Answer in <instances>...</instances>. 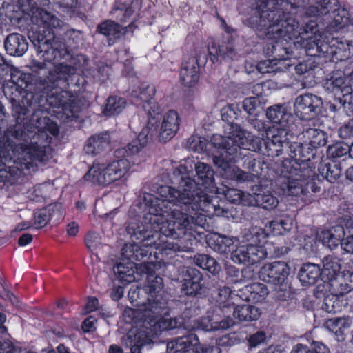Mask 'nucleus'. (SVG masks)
I'll return each instance as SVG.
<instances>
[{"label":"nucleus","mask_w":353,"mask_h":353,"mask_svg":"<svg viewBox=\"0 0 353 353\" xmlns=\"http://www.w3.org/2000/svg\"><path fill=\"white\" fill-rule=\"evenodd\" d=\"M254 199L258 206L263 209L271 210L274 209L279 203L278 199L271 192L259 190L254 193Z\"/></svg>","instance_id":"obj_49"},{"label":"nucleus","mask_w":353,"mask_h":353,"mask_svg":"<svg viewBox=\"0 0 353 353\" xmlns=\"http://www.w3.org/2000/svg\"><path fill=\"white\" fill-rule=\"evenodd\" d=\"M187 181L189 183L191 190H194V192L198 190V198L200 199L199 200H201V203H204V205L205 206V209L199 208L198 211L201 210L209 213H214L218 216L223 214V209L221 208L219 205H216L212 203V200L210 199V196H208L205 192H203L200 188L198 187V184L195 182L194 179L190 178L188 175Z\"/></svg>","instance_id":"obj_32"},{"label":"nucleus","mask_w":353,"mask_h":353,"mask_svg":"<svg viewBox=\"0 0 353 353\" xmlns=\"http://www.w3.org/2000/svg\"><path fill=\"white\" fill-rule=\"evenodd\" d=\"M299 141L307 143L310 148L316 149L325 146L328 140L327 132L317 128L316 123L312 121L303 125V130L297 136Z\"/></svg>","instance_id":"obj_21"},{"label":"nucleus","mask_w":353,"mask_h":353,"mask_svg":"<svg viewBox=\"0 0 353 353\" xmlns=\"http://www.w3.org/2000/svg\"><path fill=\"white\" fill-rule=\"evenodd\" d=\"M110 141V136L106 132L93 135L88 140L84 150L88 154H98L108 148Z\"/></svg>","instance_id":"obj_35"},{"label":"nucleus","mask_w":353,"mask_h":353,"mask_svg":"<svg viewBox=\"0 0 353 353\" xmlns=\"http://www.w3.org/2000/svg\"><path fill=\"white\" fill-rule=\"evenodd\" d=\"M322 99L314 94L298 96L294 102V112L302 120H310L321 112Z\"/></svg>","instance_id":"obj_16"},{"label":"nucleus","mask_w":353,"mask_h":353,"mask_svg":"<svg viewBox=\"0 0 353 353\" xmlns=\"http://www.w3.org/2000/svg\"><path fill=\"white\" fill-rule=\"evenodd\" d=\"M321 176L330 183H334L341 176V167L335 162L325 163L319 168Z\"/></svg>","instance_id":"obj_53"},{"label":"nucleus","mask_w":353,"mask_h":353,"mask_svg":"<svg viewBox=\"0 0 353 353\" xmlns=\"http://www.w3.org/2000/svg\"><path fill=\"white\" fill-rule=\"evenodd\" d=\"M170 236H167L160 231V229H157L154 231V236L152 240L148 243L151 248H154L156 250H159L161 254L169 255L172 253L178 252H190L192 250V244L191 242L189 244L184 245L182 240L177 242L170 241L168 239Z\"/></svg>","instance_id":"obj_19"},{"label":"nucleus","mask_w":353,"mask_h":353,"mask_svg":"<svg viewBox=\"0 0 353 353\" xmlns=\"http://www.w3.org/2000/svg\"><path fill=\"white\" fill-rule=\"evenodd\" d=\"M285 8L284 5L268 6L266 0L256 3V9L250 18L253 28L259 31L261 36L270 39L288 41L297 37L299 22L293 17V10L297 6Z\"/></svg>","instance_id":"obj_5"},{"label":"nucleus","mask_w":353,"mask_h":353,"mask_svg":"<svg viewBox=\"0 0 353 353\" xmlns=\"http://www.w3.org/2000/svg\"><path fill=\"white\" fill-rule=\"evenodd\" d=\"M242 160V167L251 172L253 176L260 178L263 174V162L257 161L254 155L249 152L242 153V155L235 161Z\"/></svg>","instance_id":"obj_41"},{"label":"nucleus","mask_w":353,"mask_h":353,"mask_svg":"<svg viewBox=\"0 0 353 353\" xmlns=\"http://www.w3.org/2000/svg\"><path fill=\"white\" fill-rule=\"evenodd\" d=\"M336 0H321L316 3V5L310 6L305 9V14L307 17H313L319 15H324L334 13L336 8L333 6H337Z\"/></svg>","instance_id":"obj_43"},{"label":"nucleus","mask_w":353,"mask_h":353,"mask_svg":"<svg viewBox=\"0 0 353 353\" xmlns=\"http://www.w3.org/2000/svg\"><path fill=\"white\" fill-rule=\"evenodd\" d=\"M289 272L290 268L286 263L274 261L265 264L259 272V276L265 282L282 285L288 278Z\"/></svg>","instance_id":"obj_20"},{"label":"nucleus","mask_w":353,"mask_h":353,"mask_svg":"<svg viewBox=\"0 0 353 353\" xmlns=\"http://www.w3.org/2000/svg\"><path fill=\"white\" fill-rule=\"evenodd\" d=\"M330 292L345 298V296L353 290V272L342 273L328 282Z\"/></svg>","instance_id":"obj_30"},{"label":"nucleus","mask_w":353,"mask_h":353,"mask_svg":"<svg viewBox=\"0 0 353 353\" xmlns=\"http://www.w3.org/2000/svg\"><path fill=\"white\" fill-rule=\"evenodd\" d=\"M287 135L286 129H280L270 139H263L259 152L271 157L281 155L283 148L288 145Z\"/></svg>","instance_id":"obj_24"},{"label":"nucleus","mask_w":353,"mask_h":353,"mask_svg":"<svg viewBox=\"0 0 353 353\" xmlns=\"http://www.w3.org/2000/svg\"><path fill=\"white\" fill-rule=\"evenodd\" d=\"M123 28L118 23L111 20H106L99 24L97 30L99 33L107 37L112 36L114 38H119L122 34Z\"/></svg>","instance_id":"obj_52"},{"label":"nucleus","mask_w":353,"mask_h":353,"mask_svg":"<svg viewBox=\"0 0 353 353\" xmlns=\"http://www.w3.org/2000/svg\"><path fill=\"white\" fill-rule=\"evenodd\" d=\"M134 12L132 6H127L124 3L117 2L113 8L112 12L116 15L117 19L121 22H124L131 17Z\"/></svg>","instance_id":"obj_56"},{"label":"nucleus","mask_w":353,"mask_h":353,"mask_svg":"<svg viewBox=\"0 0 353 353\" xmlns=\"http://www.w3.org/2000/svg\"><path fill=\"white\" fill-rule=\"evenodd\" d=\"M154 265L153 263L145 265L142 272L147 274L149 293H160V290L163 288V279L161 277L154 274Z\"/></svg>","instance_id":"obj_50"},{"label":"nucleus","mask_w":353,"mask_h":353,"mask_svg":"<svg viewBox=\"0 0 353 353\" xmlns=\"http://www.w3.org/2000/svg\"><path fill=\"white\" fill-rule=\"evenodd\" d=\"M232 311V303L217 305L212 310L208 311L205 316L196 320V328L205 332L228 330L236 323L230 316Z\"/></svg>","instance_id":"obj_11"},{"label":"nucleus","mask_w":353,"mask_h":353,"mask_svg":"<svg viewBox=\"0 0 353 353\" xmlns=\"http://www.w3.org/2000/svg\"><path fill=\"white\" fill-rule=\"evenodd\" d=\"M320 276V265L312 263L303 264L298 273V278L303 285L314 284Z\"/></svg>","instance_id":"obj_34"},{"label":"nucleus","mask_w":353,"mask_h":353,"mask_svg":"<svg viewBox=\"0 0 353 353\" xmlns=\"http://www.w3.org/2000/svg\"><path fill=\"white\" fill-rule=\"evenodd\" d=\"M267 54L274 57L273 60H282L286 63L288 59L289 52L286 47H285L281 42L276 41L268 44L266 49Z\"/></svg>","instance_id":"obj_54"},{"label":"nucleus","mask_w":353,"mask_h":353,"mask_svg":"<svg viewBox=\"0 0 353 353\" xmlns=\"http://www.w3.org/2000/svg\"><path fill=\"white\" fill-rule=\"evenodd\" d=\"M244 290L248 292L249 294H246L245 292L240 290L239 293H241V295H239V297L242 300L247 301H259L260 299L268 294V290L266 285L260 283H254L245 286Z\"/></svg>","instance_id":"obj_40"},{"label":"nucleus","mask_w":353,"mask_h":353,"mask_svg":"<svg viewBox=\"0 0 353 353\" xmlns=\"http://www.w3.org/2000/svg\"><path fill=\"white\" fill-rule=\"evenodd\" d=\"M31 20L43 28V30L28 33L30 40L41 57L46 61L54 63L68 60L71 57L70 50L57 32L62 21L54 14L40 8L33 11Z\"/></svg>","instance_id":"obj_4"},{"label":"nucleus","mask_w":353,"mask_h":353,"mask_svg":"<svg viewBox=\"0 0 353 353\" xmlns=\"http://www.w3.org/2000/svg\"><path fill=\"white\" fill-rule=\"evenodd\" d=\"M168 313V305L166 298L161 293H149L146 303L143 305L142 308L139 309L137 316L139 318V322L143 323V326L149 329V326L155 324L162 316Z\"/></svg>","instance_id":"obj_13"},{"label":"nucleus","mask_w":353,"mask_h":353,"mask_svg":"<svg viewBox=\"0 0 353 353\" xmlns=\"http://www.w3.org/2000/svg\"><path fill=\"white\" fill-rule=\"evenodd\" d=\"M74 73V68L70 65L61 63L55 67L54 70L50 72L47 79H41V85L46 90L48 95L42 99L41 103L46 110L44 114L47 118L48 111L44 107L45 103L53 108H62L57 117L63 123H68L81 117L83 110L87 107L86 101L82 97H74L64 90L68 88V77Z\"/></svg>","instance_id":"obj_3"},{"label":"nucleus","mask_w":353,"mask_h":353,"mask_svg":"<svg viewBox=\"0 0 353 353\" xmlns=\"http://www.w3.org/2000/svg\"><path fill=\"white\" fill-rule=\"evenodd\" d=\"M292 219L290 216H285L279 220H274L268 222V227L270 230L290 231L292 228Z\"/></svg>","instance_id":"obj_63"},{"label":"nucleus","mask_w":353,"mask_h":353,"mask_svg":"<svg viewBox=\"0 0 353 353\" xmlns=\"http://www.w3.org/2000/svg\"><path fill=\"white\" fill-rule=\"evenodd\" d=\"M326 86L330 92L336 94L339 92L342 95L329 101V110L339 117L351 116L353 113V103L351 100L352 89L349 80L343 76L332 77L326 83Z\"/></svg>","instance_id":"obj_9"},{"label":"nucleus","mask_w":353,"mask_h":353,"mask_svg":"<svg viewBox=\"0 0 353 353\" xmlns=\"http://www.w3.org/2000/svg\"><path fill=\"white\" fill-rule=\"evenodd\" d=\"M150 245H144L143 242L140 241L139 243H128L125 244L121 250V254L123 258L134 263L135 261H143L141 265V270L143 266L150 263L148 262L151 252L146 248Z\"/></svg>","instance_id":"obj_25"},{"label":"nucleus","mask_w":353,"mask_h":353,"mask_svg":"<svg viewBox=\"0 0 353 353\" xmlns=\"http://www.w3.org/2000/svg\"><path fill=\"white\" fill-rule=\"evenodd\" d=\"M267 118L272 123L279 124L281 129L293 122V115L285 103L272 105L267 108Z\"/></svg>","instance_id":"obj_26"},{"label":"nucleus","mask_w":353,"mask_h":353,"mask_svg":"<svg viewBox=\"0 0 353 353\" xmlns=\"http://www.w3.org/2000/svg\"><path fill=\"white\" fill-rule=\"evenodd\" d=\"M199 70L196 66V60L190 57L181 64L180 80L186 87H193L199 79Z\"/></svg>","instance_id":"obj_29"},{"label":"nucleus","mask_w":353,"mask_h":353,"mask_svg":"<svg viewBox=\"0 0 353 353\" xmlns=\"http://www.w3.org/2000/svg\"><path fill=\"white\" fill-rule=\"evenodd\" d=\"M323 267L321 268V274L322 280H327L330 282L332 279H335L341 274V264L338 258L333 256H327L322 260Z\"/></svg>","instance_id":"obj_36"},{"label":"nucleus","mask_w":353,"mask_h":353,"mask_svg":"<svg viewBox=\"0 0 353 353\" xmlns=\"http://www.w3.org/2000/svg\"><path fill=\"white\" fill-rule=\"evenodd\" d=\"M194 170L198 184L206 188L214 185V171L210 165L203 162H197L194 165Z\"/></svg>","instance_id":"obj_37"},{"label":"nucleus","mask_w":353,"mask_h":353,"mask_svg":"<svg viewBox=\"0 0 353 353\" xmlns=\"http://www.w3.org/2000/svg\"><path fill=\"white\" fill-rule=\"evenodd\" d=\"M347 304V298L330 292L323 299L322 309L327 313L334 314L341 312Z\"/></svg>","instance_id":"obj_38"},{"label":"nucleus","mask_w":353,"mask_h":353,"mask_svg":"<svg viewBox=\"0 0 353 353\" xmlns=\"http://www.w3.org/2000/svg\"><path fill=\"white\" fill-rule=\"evenodd\" d=\"M208 144V140L204 137L194 135L188 139L187 147L190 150L201 153L207 150Z\"/></svg>","instance_id":"obj_58"},{"label":"nucleus","mask_w":353,"mask_h":353,"mask_svg":"<svg viewBox=\"0 0 353 353\" xmlns=\"http://www.w3.org/2000/svg\"><path fill=\"white\" fill-rule=\"evenodd\" d=\"M219 287L217 286L215 288H218V298L216 299V302L218 305H221L222 303H232V306L235 305L234 301L236 296H239L241 295L240 294L232 293L230 288L226 286Z\"/></svg>","instance_id":"obj_59"},{"label":"nucleus","mask_w":353,"mask_h":353,"mask_svg":"<svg viewBox=\"0 0 353 353\" xmlns=\"http://www.w3.org/2000/svg\"><path fill=\"white\" fill-rule=\"evenodd\" d=\"M141 108L147 112L148 121L147 126L139 134L137 139L129 143L126 147L125 152L127 154H136L148 143L149 139L156 135L158 132L159 125L157 124L161 119L160 116L161 108L153 100L143 103Z\"/></svg>","instance_id":"obj_10"},{"label":"nucleus","mask_w":353,"mask_h":353,"mask_svg":"<svg viewBox=\"0 0 353 353\" xmlns=\"http://www.w3.org/2000/svg\"><path fill=\"white\" fill-rule=\"evenodd\" d=\"M327 154L332 158H340L347 154H350V145L345 143H336L329 145L327 148Z\"/></svg>","instance_id":"obj_62"},{"label":"nucleus","mask_w":353,"mask_h":353,"mask_svg":"<svg viewBox=\"0 0 353 353\" xmlns=\"http://www.w3.org/2000/svg\"><path fill=\"white\" fill-rule=\"evenodd\" d=\"M178 188L161 185L157 189V196L144 193L143 201L152 205L155 212L163 219L159 229L173 239H181L188 230L202 226L205 216L198 212V208H204V203L198 198L197 191L191 190L188 183V174L179 170L174 172Z\"/></svg>","instance_id":"obj_2"},{"label":"nucleus","mask_w":353,"mask_h":353,"mask_svg":"<svg viewBox=\"0 0 353 353\" xmlns=\"http://www.w3.org/2000/svg\"><path fill=\"white\" fill-rule=\"evenodd\" d=\"M208 245L214 252L220 254L232 252L233 239L225 236L214 234L207 239Z\"/></svg>","instance_id":"obj_39"},{"label":"nucleus","mask_w":353,"mask_h":353,"mask_svg":"<svg viewBox=\"0 0 353 353\" xmlns=\"http://www.w3.org/2000/svg\"><path fill=\"white\" fill-rule=\"evenodd\" d=\"M200 343L195 334L178 337L167 344L168 353H200Z\"/></svg>","instance_id":"obj_23"},{"label":"nucleus","mask_w":353,"mask_h":353,"mask_svg":"<svg viewBox=\"0 0 353 353\" xmlns=\"http://www.w3.org/2000/svg\"><path fill=\"white\" fill-rule=\"evenodd\" d=\"M125 99L116 96L110 97L103 110L105 116H113L119 114L125 107Z\"/></svg>","instance_id":"obj_51"},{"label":"nucleus","mask_w":353,"mask_h":353,"mask_svg":"<svg viewBox=\"0 0 353 353\" xmlns=\"http://www.w3.org/2000/svg\"><path fill=\"white\" fill-rule=\"evenodd\" d=\"M29 68L32 72L38 77L40 85L41 79H47L49 72H52V70H48L46 63L44 61H39L36 59H32L30 62Z\"/></svg>","instance_id":"obj_57"},{"label":"nucleus","mask_w":353,"mask_h":353,"mask_svg":"<svg viewBox=\"0 0 353 353\" xmlns=\"http://www.w3.org/2000/svg\"><path fill=\"white\" fill-rule=\"evenodd\" d=\"M25 74L12 75L3 83L4 94L12 103L13 117L17 124L8 128L6 143L12 151L18 169L35 172L37 162H45L52 157L49 147L51 137L59 132L56 124L44 114L46 110L41 103V96L24 90Z\"/></svg>","instance_id":"obj_1"},{"label":"nucleus","mask_w":353,"mask_h":353,"mask_svg":"<svg viewBox=\"0 0 353 353\" xmlns=\"http://www.w3.org/2000/svg\"><path fill=\"white\" fill-rule=\"evenodd\" d=\"M261 102L259 97H247L241 103L242 109L250 116H257V110Z\"/></svg>","instance_id":"obj_60"},{"label":"nucleus","mask_w":353,"mask_h":353,"mask_svg":"<svg viewBox=\"0 0 353 353\" xmlns=\"http://www.w3.org/2000/svg\"><path fill=\"white\" fill-rule=\"evenodd\" d=\"M148 212L143 216L142 221L138 222L132 220L127 224L125 231L127 234L132 239L139 240L143 242L144 245H149L148 243L152 240L154 231L159 229V224L163 219L155 212H152V205L146 203Z\"/></svg>","instance_id":"obj_12"},{"label":"nucleus","mask_w":353,"mask_h":353,"mask_svg":"<svg viewBox=\"0 0 353 353\" xmlns=\"http://www.w3.org/2000/svg\"><path fill=\"white\" fill-rule=\"evenodd\" d=\"M156 90L153 85L143 83L138 90L132 92V97L134 98V102L138 106H142L152 100Z\"/></svg>","instance_id":"obj_47"},{"label":"nucleus","mask_w":353,"mask_h":353,"mask_svg":"<svg viewBox=\"0 0 353 353\" xmlns=\"http://www.w3.org/2000/svg\"><path fill=\"white\" fill-rule=\"evenodd\" d=\"M290 65L285 63L282 60L267 59L260 61L256 66L258 71L261 74L277 73L285 71Z\"/></svg>","instance_id":"obj_44"},{"label":"nucleus","mask_w":353,"mask_h":353,"mask_svg":"<svg viewBox=\"0 0 353 353\" xmlns=\"http://www.w3.org/2000/svg\"><path fill=\"white\" fill-rule=\"evenodd\" d=\"M154 336L150 333V329L143 326L139 321V325L122 336L121 343L123 346L130 348L132 353H141V349L152 341Z\"/></svg>","instance_id":"obj_17"},{"label":"nucleus","mask_w":353,"mask_h":353,"mask_svg":"<svg viewBox=\"0 0 353 353\" xmlns=\"http://www.w3.org/2000/svg\"><path fill=\"white\" fill-rule=\"evenodd\" d=\"M181 290L185 294L196 296L205 295L212 288H216L219 281L215 279L207 282L201 272L194 268L187 267L182 272Z\"/></svg>","instance_id":"obj_14"},{"label":"nucleus","mask_w":353,"mask_h":353,"mask_svg":"<svg viewBox=\"0 0 353 353\" xmlns=\"http://www.w3.org/2000/svg\"><path fill=\"white\" fill-rule=\"evenodd\" d=\"M238 323L256 321L261 316L260 310L251 305H233L232 313Z\"/></svg>","instance_id":"obj_33"},{"label":"nucleus","mask_w":353,"mask_h":353,"mask_svg":"<svg viewBox=\"0 0 353 353\" xmlns=\"http://www.w3.org/2000/svg\"><path fill=\"white\" fill-rule=\"evenodd\" d=\"M208 53L212 64L218 61L219 57L228 61L237 60L239 57L235 50L234 39L232 37H228L221 44L212 41L208 45Z\"/></svg>","instance_id":"obj_22"},{"label":"nucleus","mask_w":353,"mask_h":353,"mask_svg":"<svg viewBox=\"0 0 353 353\" xmlns=\"http://www.w3.org/2000/svg\"><path fill=\"white\" fill-rule=\"evenodd\" d=\"M289 174V176L283 179L281 185L283 194L298 196L302 194L307 195L310 190L312 192L320 191V187L316 185L313 179L315 172L307 163H295L290 168Z\"/></svg>","instance_id":"obj_7"},{"label":"nucleus","mask_w":353,"mask_h":353,"mask_svg":"<svg viewBox=\"0 0 353 353\" xmlns=\"http://www.w3.org/2000/svg\"><path fill=\"white\" fill-rule=\"evenodd\" d=\"M134 266L135 263L130 261L127 262H119L114 265L113 271L118 279L130 283L135 279L134 276V271L133 270Z\"/></svg>","instance_id":"obj_46"},{"label":"nucleus","mask_w":353,"mask_h":353,"mask_svg":"<svg viewBox=\"0 0 353 353\" xmlns=\"http://www.w3.org/2000/svg\"><path fill=\"white\" fill-rule=\"evenodd\" d=\"M179 128V117L174 110H169L163 118L159 131V140L166 142L171 139Z\"/></svg>","instance_id":"obj_27"},{"label":"nucleus","mask_w":353,"mask_h":353,"mask_svg":"<svg viewBox=\"0 0 353 353\" xmlns=\"http://www.w3.org/2000/svg\"><path fill=\"white\" fill-rule=\"evenodd\" d=\"M212 163L216 167L219 174L226 179L235 180L238 182H254L259 177L253 176L251 172L238 167L230 165L229 159L219 151L212 153Z\"/></svg>","instance_id":"obj_15"},{"label":"nucleus","mask_w":353,"mask_h":353,"mask_svg":"<svg viewBox=\"0 0 353 353\" xmlns=\"http://www.w3.org/2000/svg\"><path fill=\"white\" fill-rule=\"evenodd\" d=\"M262 141L261 138L240 130L236 134L228 137L213 135L211 145L219 152H222L232 162L236 161L242 155L243 150L245 152L249 150L259 152L261 150Z\"/></svg>","instance_id":"obj_6"},{"label":"nucleus","mask_w":353,"mask_h":353,"mask_svg":"<svg viewBox=\"0 0 353 353\" xmlns=\"http://www.w3.org/2000/svg\"><path fill=\"white\" fill-rule=\"evenodd\" d=\"M289 149V154L294 159L295 162L291 165V167L295 163L299 165H303V163H307L306 161L310 159V152L308 148H304L303 143L299 142L289 143L287 145Z\"/></svg>","instance_id":"obj_45"},{"label":"nucleus","mask_w":353,"mask_h":353,"mask_svg":"<svg viewBox=\"0 0 353 353\" xmlns=\"http://www.w3.org/2000/svg\"><path fill=\"white\" fill-rule=\"evenodd\" d=\"M242 239L250 243L257 245L260 241V236H264L263 231L261 228H252L251 229H245L242 232Z\"/></svg>","instance_id":"obj_61"},{"label":"nucleus","mask_w":353,"mask_h":353,"mask_svg":"<svg viewBox=\"0 0 353 353\" xmlns=\"http://www.w3.org/2000/svg\"><path fill=\"white\" fill-rule=\"evenodd\" d=\"M183 324V321L181 318L165 319L161 317L155 324L149 326L150 333H152L153 336H157L163 331L181 327Z\"/></svg>","instance_id":"obj_42"},{"label":"nucleus","mask_w":353,"mask_h":353,"mask_svg":"<svg viewBox=\"0 0 353 353\" xmlns=\"http://www.w3.org/2000/svg\"><path fill=\"white\" fill-rule=\"evenodd\" d=\"M4 48L8 54L21 57L28 50V43L23 35L19 33H12L6 37Z\"/></svg>","instance_id":"obj_28"},{"label":"nucleus","mask_w":353,"mask_h":353,"mask_svg":"<svg viewBox=\"0 0 353 353\" xmlns=\"http://www.w3.org/2000/svg\"><path fill=\"white\" fill-rule=\"evenodd\" d=\"M85 243L88 249L93 252L101 245V237L96 232H89L85 237Z\"/></svg>","instance_id":"obj_64"},{"label":"nucleus","mask_w":353,"mask_h":353,"mask_svg":"<svg viewBox=\"0 0 353 353\" xmlns=\"http://www.w3.org/2000/svg\"><path fill=\"white\" fill-rule=\"evenodd\" d=\"M345 236V227L336 225L329 230H323L319 234V238L324 245L333 250L339 244L341 245V241Z\"/></svg>","instance_id":"obj_31"},{"label":"nucleus","mask_w":353,"mask_h":353,"mask_svg":"<svg viewBox=\"0 0 353 353\" xmlns=\"http://www.w3.org/2000/svg\"><path fill=\"white\" fill-rule=\"evenodd\" d=\"M341 248L347 253L353 254V218L345 223V236L341 241Z\"/></svg>","instance_id":"obj_55"},{"label":"nucleus","mask_w":353,"mask_h":353,"mask_svg":"<svg viewBox=\"0 0 353 353\" xmlns=\"http://www.w3.org/2000/svg\"><path fill=\"white\" fill-rule=\"evenodd\" d=\"M193 261L195 265L199 268L208 270L212 274H216L221 270V266L217 261L212 256L200 254L194 256Z\"/></svg>","instance_id":"obj_48"},{"label":"nucleus","mask_w":353,"mask_h":353,"mask_svg":"<svg viewBox=\"0 0 353 353\" xmlns=\"http://www.w3.org/2000/svg\"><path fill=\"white\" fill-rule=\"evenodd\" d=\"M267 252L262 245L249 243L232 250L231 259L239 264H254L267 257Z\"/></svg>","instance_id":"obj_18"},{"label":"nucleus","mask_w":353,"mask_h":353,"mask_svg":"<svg viewBox=\"0 0 353 353\" xmlns=\"http://www.w3.org/2000/svg\"><path fill=\"white\" fill-rule=\"evenodd\" d=\"M130 168V161L125 158L112 161L107 165L94 161L84 179L93 184L108 185L123 178Z\"/></svg>","instance_id":"obj_8"}]
</instances>
